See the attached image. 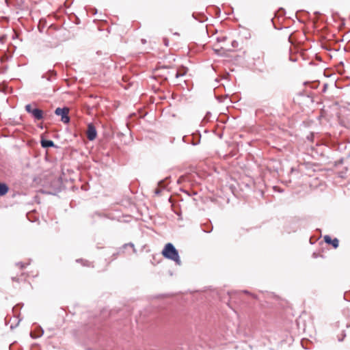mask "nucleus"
<instances>
[{
  "label": "nucleus",
  "mask_w": 350,
  "mask_h": 350,
  "mask_svg": "<svg viewBox=\"0 0 350 350\" xmlns=\"http://www.w3.org/2000/svg\"><path fill=\"white\" fill-rule=\"evenodd\" d=\"M323 239L326 243L332 245L334 248H337L338 247L339 241L338 239H332L330 236L325 235L324 236Z\"/></svg>",
  "instance_id": "obj_4"
},
{
  "label": "nucleus",
  "mask_w": 350,
  "mask_h": 350,
  "mask_svg": "<svg viewBox=\"0 0 350 350\" xmlns=\"http://www.w3.org/2000/svg\"><path fill=\"white\" fill-rule=\"evenodd\" d=\"M161 254L165 258L174 261L177 265H180L181 264L178 252L172 243H167Z\"/></svg>",
  "instance_id": "obj_1"
},
{
  "label": "nucleus",
  "mask_w": 350,
  "mask_h": 350,
  "mask_svg": "<svg viewBox=\"0 0 350 350\" xmlns=\"http://www.w3.org/2000/svg\"><path fill=\"white\" fill-rule=\"evenodd\" d=\"M167 78H168V77H167V76H166V77H165V79L166 80V79H167Z\"/></svg>",
  "instance_id": "obj_10"
},
{
  "label": "nucleus",
  "mask_w": 350,
  "mask_h": 350,
  "mask_svg": "<svg viewBox=\"0 0 350 350\" xmlns=\"http://www.w3.org/2000/svg\"><path fill=\"white\" fill-rule=\"evenodd\" d=\"M55 113L57 116H61V120L64 123L67 124V123H68L70 122V118L68 116L69 108H68V107H63V108L58 107V108H57L55 109Z\"/></svg>",
  "instance_id": "obj_2"
},
{
  "label": "nucleus",
  "mask_w": 350,
  "mask_h": 350,
  "mask_svg": "<svg viewBox=\"0 0 350 350\" xmlns=\"http://www.w3.org/2000/svg\"><path fill=\"white\" fill-rule=\"evenodd\" d=\"M41 145L44 148L52 147L54 146L53 142L51 140L42 139L41 141Z\"/></svg>",
  "instance_id": "obj_6"
},
{
  "label": "nucleus",
  "mask_w": 350,
  "mask_h": 350,
  "mask_svg": "<svg viewBox=\"0 0 350 350\" xmlns=\"http://www.w3.org/2000/svg\"><path fill=\"white\" fill-rule=\"evenodd\" d=\"M187 70L185 68H183V70H178L174 74L175 77L178 78L180 76H183L186 73Z\"/></svg>",
  "instance_id": "obj_8"
},
{
  "label": "nucleus",
  "mask_w": 350,
  "mask_h": 350,
  "mask_svg": "<svg viewBox=\"0 0 350 350\" xmlns=\"http://www.w3.org/2000/svg\"><path fill=\"white\" fill-rule=\"evenodd\" d=\"M97 133L94 125L89 124V141L96 139Z\"/></svg>",
  "instance_id": "obj_5"
},
{
  "label": "nucleus",
  "mask_w": 350,
  "mask_h": 350,
  "mask_svg": "<svg viewBox=\"0 0 350 350\" xmlns=\"http://www.w3.org/2000/svg\"><path fill=\"white\" fill-rule=\"evenodd\" d=\"M25 110L29 113H31L32 116L36 120H41L43 118V111L37 108L33 109L31 104L27 105L25 106Z\"/></svg>",
  "instance_id": "obj_3"
},
{
  "label": "nucleus",
  "mask_w": 350,
  "mask_h": 350,
  "mask_svg": "<svg viewBox=\"0 0 350 350\" xmlns=\"http://www.w3.org/2000/svg\"><path fill=\"white\" fill-rule=\"evenodd\" d=\"M16 267H18L20 269H23L24 268H25L26 265L20 262L16 264Z\"/></svg>",
  "instance_id": "obj_9"
},
{
  "label": "nucleus",
  "mask_w": 350,
  "mask_h": 350,
  "mask_svg": "<svg viewBox=\"0 0 350 350\" xmlns=\"http://www.w3.org/2000/svg\"><path fill=\"white\" fill-rule=\"evenodd\" d=\"M8 191V187L3 183H0V196H4Z\"/></svg>",
  "instance_id": "obj_7"
}]
</instances>
